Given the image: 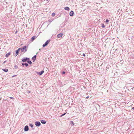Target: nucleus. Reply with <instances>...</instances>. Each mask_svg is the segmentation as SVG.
<instances>
[{"instance_id": "nucleus-17", "label": "nucleus", "mask_w": 134, "mask_h": 134, "mask_svg": "<svg viewBox=\"0 0 134 134\" xmlns=\"http://www.w3.org/2000/svg\"><path fill=\"white\" fill-rule=\"evenodd\" d=\"M27 62L30 64H31L32 63V62L30 60H28L27 61Z\"/></svg>"}, {"instance_id": "nucleus-19", "label": "nucleus", "mask_w": 134, "mask_h": 134, "mask_svg": "<svg viewBox=\"0 0 134 134\" xmlns=\"http://www.w3.org/2000/svg\"><path fill=\"white\" fill-rule=\"evenodd\" d=\"M55 13H52V16H55Z\"/></svg>"}, {"instance_id": "nucleus-18", "label": "nucleus", "mask_w": 134, "mask_h": 134, "mask_svg": "<svg viewBox=\"0 0 134 134\" xmlns=\"http://www.w3.org/2000/svg\"><path fill=\"white\" fill-rule=\"evenodd\" d=\"M101 25L102 27L103 28H104L105 27L104 25L103 24H102Z\"/></svg>"}, {"instance_id": "nucleus-14", "label": "nucleus", "mask_w": 134, "mask_h": 134, "mask_svg": "<svg viewBox=\"0 0 134 134\" xmlns=\"http://www.w3.org/2000/svg\"><path fill=\"white\" fill-rule=\"evenodd\" d=\"M3 70L5 71V72H8V69H2Z\"/></svg>"}, {"instance_id": "nucleus-22", "label": "nucleus", "mask_w": 134, "mask_h": 134, "mask_svg": "<svg viewBox=\"0 0 134 134\" xmlns=\"http://www.w3.org/2000/svg\"><path fill=\"white\" fill-rule=\"evenodd\" d=\"M65 71H63L62 72V74H65Z\"/></svg>"}, {"instance_id": "nucleus-10", "label": "nucleus", "mask_w": 134, "mask_h": 134, "mask_svg": "<svg viewBox=\"0 0 134 134\" xmlns=\"http://www.w3.org/2000/svg\"><path fill=\"white\" fill-rule=\"evenodd\" d=\"M11 53L10 52H9L8 53L6 54L5 55V56L7 57H8L9 56L10 54Z\"/></svg>"}, {"instance_id": "nucleus-27", "label": "nucleus", "mask_w": 134, "mask_h": 134, "mask_svg": "<svg viewBox=\"0 0 134 134\" xmlns=\"http://www.w3.org/2000/svg\"><path fill=\"white\" fill-rule=\"evenodd\" d=\"M89 97H88H88L87 96V97H86V98L88 99V98H89Z\"/></svg>"}, {"instance_id": "nucleus-28", "label": "nucleus", "mask_w": 134, "mask_h": 134, "mask_svg": "<svg viewBox=\"0 0 134 134\" xmlns=\"http://www.w3.org/2000/svg\"><path fill=\"white\" fill-rule=\"evenodd\" d=\"M81 53H79V55H81Z\"/></svg>"}, {"instance_id": "nucleus-15", "label": "nucleus", "mask_w": 134, "mask_h": 134, "mask_svg": "<svg viewBox=\"0 0 134 134\" xmlns=\"http://www.w3.org/2000/svg\"><path fill=\"white\" fill-rule=\"evenodd\" d=\"M35 38L36 37H35V36H34L32 37L31 38V41H33Z\"/></svg>"}, {"instance_id": "nucleus-5", "label": "nucleus", "mask_w": 134, "mask_h": 134, "mask_svg": "<svg viewBox=\"0 0 134 134\" xmlns=\"http://www.w3.org/2000/svg\"><path fill=\"white\" fill-rule=\"evenodd\" d=\"M35 125L37 126H39L41 125V123L40 122L36 121L35 122Z\"/></svg>"}, {"instance_id": "nucleus-6", "label": "nucleus", "mask_w": 134, "mask_h": 134, "mask_svg": "<svg viewBox=\"0 0 134 134\" xmlns=\"http://www.w3.org/2000/svg\"><path fill=\"white\" fill-rule=\"evenodd\" d=\"M29 130L28 126H26L24 128V130L25 131H27Z\"/></svg>"}, {"instance_id": "nucleus-8", "label": "nucleus", "mask_w": 134, "mask_h": 134, "mask_svg": "<svg viewBox=\"0 0 134 134\" xmlns=\"http://www.w3.org/2000/svg\"><path fill=\"white\" fill-rule=\"evenodd\" d=\"M44 71L42 70L41 71V72H38L37 73L40 75H41L44 73Z\"/></svg>"}, {"instance_id": "nucleus-2", "label": "nucleus", "mask_w": 134, "mask_h": 134, "mask_svg": "<svg viewBox=\"0 0 134 134\" xmlns=\"http://www.w3.org/2000/svg\"><path fill=\"white\" fill-rule=\"evenodd\" d=\"M50 41V40H47L45 44H43V47H45V46L47 45L48 44L49 42Z\"/></svg>"}, {"instance_id": "nucleus-7", "label": "nucleus", "mask_w": 134, "mask_h": 134, "mask_svg": "<svg viewBox=\"0 0 134 134\" xmlns=\"http://www.w3.org/2000/svg\"><path fill=\"white\" fill-rule=\"evenodd\" d=\"M63 35V34L62 33H60L57 35V37L58 38H60Z\"/></svg>"}, {"instance_id": "nucleus-24", "label": "nucleus", "mask_w": 134, "mask_h": 134, "mask_svg": "<svg viewBox=\"0 0 134 134\" xmlns=\"http://www.w3.org/2000/svg\"><path fill=\"white\" fill-rule=\"evenodd\" d=\"M30 126H31V127H33V125H31V124L30 125Z\"/></svg>"}, {"instance_id": "nucleus-13", "label": "nucleus", "mask_w": 134, "mask_h": 134, "mask_svg": "<svg viewBox=\"0 0 134 134\" xmlns=\"http://www.w3.org/2000/svg\"><path fill=\"white\" fill-rule=\"evenodd\" d=\"M64 9L66 10H69V8L68 7H66Z\"/></svg>"}, {"instance_id": "nucleus-11", "label": "nucleus", "mask_w": 134, "mask_h": 134, "mask_svg": "<svg viewBox=\"0 0 134 134\" xmlns=\"http://www.w3.org/2000/svg\"><path fill=\"white\" fill-rule=\"evenodd\" d=\"M41 122L42 124H45L46 122V121L43 120H41Z\"/></svg>"}, {"instance_id": "nucleus-25", "label": "nucleus", "mask_w": 134, "mask_h": 134, "mask_svg": "<svg viewBox=\"0 0 134 134\" xmlns=\"http://www.w3.org/2000/svg\"><path fill=\"white\" fill-rule=\"evenodd\" d=\"M83 55L84 56H85V54H84V53H83Z\"/></svg>"}, {"instance_id": "nucleus-23", "label": "nucleus", "mask_w": 134, "mask_h": 134, "mask_svg": "<svg viewBox=\"0 0 134 134\" xmlns=\"http://www.w3.org/2000/svg\"><path fill=\"white\" fill-rule=\"evenodd\" d=\"M10 98L11 99H14V98H13V97H10Z\"/></svg>"}, {"instance_id": "nucleus-29", "label": "nucleus", "mask_w": 134, "mask_h": 134, "mask_svg": "<svg viewBox=\"0 0 134 134\" xmlns=\"http://www.w3.org/2000/svg\"><path fill=\"white\" fill-rule=\"evenodd\" d=\"M17 31H16V32L15 33H17Z\"/></svg>"}, {"instance_id": "nucleus-16", "label": "nucleus", "mask_w": 134, "mask_h": 134, "mask_svg": "<svg viewBox=\"0 0 134 134\" xmlns=\"http://www.w3.org/2000/svg\"><path fill=\"white\" fill-rule=\"evenodd\" d=\"M36 55H35L32 58V59L35 60L36 59Z\"/></svg>"}, {"instance_id": "nucleus-12", "label": "nucleus", "mask_w": 134, "mask_h": 134, "mask_svg": "<svg viewBox=\"0 0 134 134\" xmlns=\"http://www.w3.org/2000/svg\"><path fill=\"white\" fill-rule=\"evenodd\" d=\"M22 65H25L26 67H27L28 65V64L27 63H23Z\"/></svg>"}, {"instance_id": "nucleus-3", "label": "nucleus", "mask_w": 134, "mask_h": 134, "mask_svg": "<svg viewBox=\"0 0 134 134\" xmlns=\"http://www.w3.org/2000/svg\"><path fill=\"white\" fill-rule=\"evenodd\" d=\"M20 48H19L18 50L16 51V53L14 54L15 56H16L18 55L19 53V52L20 50Z\"/></svg>"}, {"instance_id": "nucleus-30", "label": "nucleus", "mask_w": 134, "mask_h": 134, "mask_svg": "<svg viewBox=\"0 0 134 134\" xmlns=\"http://www.w3.org/2000/svg\"><path fill=\"white\" fill-rule=\"evenodd\" d=\"M133 108H134V107Z\"/></svg>"}, {"instance_id": "nucleus-9", "label": "nucleus", "mask_w": 134, "mask_h": 134, "mask_svg": "<svg viewBox=\"0 0 134 134\" xmlns=\"http://www.w3.org/2000/svg\"><path fill=\"white\" fill-rule=\"evenodd\" d=\"M74 13L72 11H71L70 12L69 14L71 16H72L73 15Z\"/></svg>"}, {"instance_id": "nucleus-21", "label": "nucleus", "mask_w": 134, "mask_h": 134, "mask_svg": "<svg viewBox=\"0 0 134 134\" xmlns=\"http://www.w3.org/2000/svg\"><path fill=\"white\" fill-rule=\"evenodd\" d=\"M109 21V20L108 19H107L106 21V22L107 23H108Z\"/></svg>"}, {"instance_id": "nucleus-4", "label": "nucleus", "mask_w": 134, "mask_h": 134, "mask_svg": "<svg viewBox=\"0 0 134 134\" xmlns=\"http://www.w3.org/2000/svg\"><path fill=\"white\" fill-rule=\"evenodd\" d=\"M27 60H29V59L27 58H23L22 59V60L23 62H26Z\"/></svg>"}, {"instance_id": "nucleus-20", "label": "nucleus", "mask_w": 134, "mask_h": 134, "mask_svg": "<svg viewBox=\"0 0 134 134\" xmlns=\"http://www.w3.org/2000/svg\"><path fill=\"white\" fill-rule=\"evenodd\" d=\"M66 114V113H64V114H62V115H61V116H62L64 115H65V114Z\"/></svg>"}, {"instance_id": "nucleus-26", "label": "nucleus", "mask_w": 134, "mask_h": 134, "mask_svg": "<svg viewBox=\"0 0 134 134\" xmlns=\"http://www.w3.org/2000/svg\"><path fill=\"white\" fill-rule=\"evenodd\" d=\"M16 76V75L13 76H12V77H14L15 76Z\"/></svg>"}, {"instance_id": "nucleus-1", "label": "nucleus", "mask_w": 134, "mask_h": 134, "mask_svg": "<svg viewBox=\"0 0 134 134\" xmlns=\"http://www.w3.org/2000/svg\"><path fill=\"white\" fill-rule=\"evenodd\" d=\"M21 49L20 50H21L22 52H24V53L25 52L27 51L26 46H24L23 48H20Z\"/></svg>"}]
</instances>
